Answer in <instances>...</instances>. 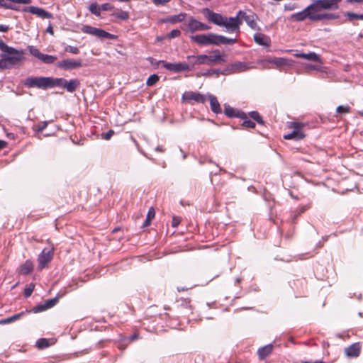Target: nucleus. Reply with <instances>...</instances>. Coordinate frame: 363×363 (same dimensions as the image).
<instances>
[{
  "label": "nucleus",
  "mask_w": 363,
  "mask_h": 363,
  "mask_svg": "<svg viewBox=\"0 0 363 363\" xmlns=\"http://www.w3.org/2000/svg\"><path fill=\"white\" fill-rule=\"evenodd\" d=\"M342 0H312V3L303 11L293 13L290 20L296 22L308 19L317 22L338 18V16L332 13H321L322 10H336Z\"/></svg>",
  "instance_id": "nucleus-1"
},
{
  "label": "nucleus",
  "mask_w": 363,
  "mask_h": 363,
  "mask_svg": "<svg viewBox=\"0 0 363 363\" xmlns=\"http://www.w3.org/2000/svg\"><path fill=\"white\" fill-rule=\"evenodd\" d=\"M24 52L11 47L5 52L1 54L0 69H4L11 67L23 60Z\"/></svg>",
  "instance_id": "nucleus-2"
},
{
  "label": "nucleus",
  "mask_w": 363,
  "mask_h": 363,
  "mask_svg": "<svg viewBox=\"0 0 363 363\" xmlns=\"http://www.w3.org/2000/svg\"><path fill=\"white\" fill-rule=\"evenodd\" d=\"M48 77H30L23 81V84L28 88L36 87L47 89Z\"/></svg>",
  "instance_id": "nucleus-3"
},
{
  "label": "nucleus",
  "mask_w": 363,
  "mask_h": 363,
  "mask_svg": "<svg viewBox=\"0 0 363 363\" xmlns=\"http://www.w3.org/2000/svg\"><path fill=\"white\" fill-rule=\"evenodd\" d=\"M191 41H194L198 43L200 45H218L217 40V34L214 33H208V34H200L195 35L191 37Z\"/></svg>",
  "instance_id": "nucleus-4"
},
{
  "label": "nucleus",
  "mask_w": 363,
  "mask_h": 363,
  "mask_svg": "<svg viewBox=\"0 0 363 363\" xmlns=\"http://www.w3.org/2000/svg\"><path fill=\"white\" fill-rule=\"evenodd\" d=\"M54 256V248L45 247L38 257V268H45L49 262L52 261Z\"/></svg>",
  "instance_id": "nucleus-5"
},
{
  "label": "nucleus",
  "mask_w": 363,
  "mask_h": 363,
  "mask_svg": "<svg viewBox=\"0 0 363 363\" xmlns=\"http://www.w3.org/2000/svg\"><path fill=\"white\" fill-rule=\"evenodd\" d=\"M82 31L84 33L89 34L91 35H94L96 37H98L99 38H107V39H114L115 35L113 34H111L102 29L97 28L91 26H84L82 28Z\"/></svg>",
  "instance_id": "nucleus-6"
},
{
  "label": "nucleus",
  "mask_w": 363,
  "mask_h": 363,
  "mask_svg": "<svg viewBox=\"0 0 363 363\" xmlns=\"http://www.w3.org/2000/svg\"><path fill=\"white\" fill-rule=\"evenodd\" d=\"M28 50L33 56L45 64H52L57 59L55 55L42 53L38 48L32 45L28 46Z\"/></svg>",
  "instance_id": "nucleus-7"
},
{
  "label": "nucleus",
  "mask_w": 363,
  "mask_h": 363,
  "mask_svg": "<svg viewBox=\"0 0 363 363\" xmlns=\"http://www.w3.org/2000/svg\"><path fill=\"white\" fill-rule=\"evenodd\" d=\"M182 100L189 104L204 103L206 101V96L196 91H188L183 94Z\"/></svg>",
  "instance_id": "nucleus-8"
},
{
  "label": "nucleus",
  "mask_w": 363,
  "mask_h": 363,
  "mask_svg": "<svg viewBox=\"0 0 363 363\" xmlns=\"http://www.w3.org/2000/svg\"><path fill=\"white\" fill-rule=\"evenodd\" d=\"M160 63L167 70L176 73L190 70V65L185 62L170 63L165 61H160Z\"/></svg>",
  "instance_id": "nucleus-9"
},
{
  "label": "nucleus",
  "mask_w": 363,
  "mask_h": 363,
  "mask_svg": "<svg viewBox=\"0 0 363 363\" xmlns=\"http://www.w3.org/2000/svg\"><path fill=\"white\" fill-rule=\"evenodd\" d=\"M242 21L240 17H238V13L235 17L225 18L224 24L222 26L226 28L229 32H239L240 26Z\"/></svg>",
  "instance_id": "nucleus-10"
},
{
  "label": "nucleus",
  "mask_w": 363,
  "mask_h": 363,
  "mask_svg": "<svg viewBox=\"0 0 363 363\" xmlns=\"http://www.w3.org/2000/svg\"><path fill=\"white\" fill-rule=\"evenodd\" d=\"M206 65L223 64L226 62V55L221 54L218 50H214L212 55H206Z\"/></svg>",
  "instance_id": "nucleus-11"
},
{
  "label": "nucleus",
  "mask_w": 363,
  "mask_h": 363,
  "mask_svg": "<svg viewBox=\"0 0 363 363\" xmlns=\"http://www.w3.org/2000/svg\"><path fill=\"white\" fill-rule=\"evenodd\" d=\"M82 66V63L81 60L67 59L60 61L57 63V67L65 70L77 69L81 67Z\"/></svg>",
  "instance_id": "nucleus-12"
},
{
  "label": "nucleus",
  "mask_w": 363,
  "mask_h": 363,
  "mask_svg": "<svg viewBox=\"0 0 363 363\" xmlns=\"http://www.w3.org/2000/svg\"><path fill=\"white\" fill-rule=\"evenodd\" d=\"M23 11L26 12H29L32 14L36 15L37 16L42 18H52V15L46 11L45 9L37 7V6H28L25 7L23 9Z\"/></svg>",
  "instance_id": "nucleus-13"
},
{
  "label": "nucleus",
  "mask_w": 363,
  "mask_h": 363,
  "mask_svg": "<svg viewBox=\"0 0 363 363\" xmlns=\"http://www.w3.org/2000/svg\"><path fill=\"white\" fill-rule=\"evenodd\" d=\"M188 27L191 32H196L199 30H208L210 27L193 18H191L188 23Z\"/></svg>",
  "instance_id": "nucleus-14"
},
{
  "label": "nucleus",
  "mask_w": 363,
  "mask_h": 363,
  "mask_svg": "<svg viewBox=\"0 0 363 363\" xmlns=\"http://www.w3.org/2000/svg\"><path fill=\"white\" fill-rule=\"evenodd\" d=\"M361 351L359 342H355L345 348V353L349 358H356L359 357Z\"/></svg>",
  "instance_id": "nucleus-15"
},
{
  "label": "nucleus",
  "mask_w": 363,
  "mask_h": 363,
  "mask_svg": "<svg viewBox=\"0 0 363 363\" xmlns=\"http://www.w3.org/2000/svg\"><path fill=\"white\" fill-rule=\"evenodd\" d=\"M206 18L208 21L219 26H222L223 24H224L225 16L220 13H214L208 9H206Z\"/></svg>",
  "instance_id": "nucleus-16"
},
{
  "label": "nucleus",
  "mask_w": 363,
  "mask_h": 363,
  "mask_svg": "<svg viewBox=\"0 0 363 363\" xmlns=\"http://www.w3.org/2000/svg\"><path fill=\"white\" fill-rule=\"evenodd\" d=\"M238 17H240V20H244L247 24L253 30H259L257 25L255 22V17L254 15H247L246 13L240 11L238 12Z\"/></svg>",
  "instance_id": "nucleus-17"
},
{
  "label": "nucleus",
  "mask_w": 363,
  "mask_h": 363,
  "mask_svg": "<svg viewBox=\"0 0 363 363\" xmlns=\"http://www.w3.org/2000/svg\"><path fill=\"white\" fill-rule=\"evenodd\" d=\"M206 55H189L187 57L190 68L195 65H206Z\"/></svg>",
  "instance_id": "nucleus-18"
},
{
  "label": "nucleus",
  "mask_w": 363,
  "mask_h": 363,
  "mask_svg": "<svg viewBox=\"0 0 363 363\" xmlns=\"http://www.w3.org/2000/svg\"><path fill=\"white\" fill-rule=\"evenodd\" d=\"M33 269L34 264L33 261H31L30 259H27L23 264H22L19 267L18 272L20 274L28 275L33 272Z\"/></svg>",
  "instance_id": "nucleus-19"
},
{
  "label": "nucleus",
  "mask_w": 363,
  "mask_h": 363,
  "mask_svg": "<svg viewBox=\"0 0 363 363\" xmlns=\"http://www.w3.org/2000/svg\"><path fill=\"white\" fill-rule=\"evenodd\" d=\"M254 40L257 44L266 47H269L271 43L269 37L259 33H257L254 35Z\"/></svg>",
  "instance_id": "nucleus-20"
},
{
  "label": "nucleus",
  "mask_w": 363,
  "mask_h": 363,
  "mask_svg": "<svg viewBox=\"0 0 363 363\" xmlns=\"http://www.w3.org/2000/svg\"><path fill=\"white\" fill-rule=\"evenodd\" d=\"M229 118L233 117H239L240 116V119L242 121V125L245 128H253L255 127V122L253 119H250L247 117V115H226Z\"/></svg>",
  "instance_id": "nucleus-21"
},
{
  "label": "nucleus",
  "mask_w": 363,
  "mask_h": 363,
  "mask_svg": "<svg viewBox=\"0 0 363 363\" xmlns=\"http://www.w3.org/2000/svg\"><path fill=\"white\" fill-rule=\"evenodd\" d=\"M306 134L304 131L292 130L291 133L284 135L283 138L285 140H294L296 141L305 138Z\"/></svg>",
  "instance_id": "nucleus-22"
},
{
  "label": "nucleus",
  "mask_w": 363,
  "mask_h": 363,
  "mask_svg": "<svg viewBox=\"0 0 363 363\" xmlns=\"http://www.w3.org/2000/svg\"><path fill=\"white\" fill-rule=\"evenodd\" d=\"M308 125V123L300 121H289L286 123V126L288 128L297 131H304V128Z\"/></svg>",
  "instance_id": "nucleus-23"
},
{
  "label": "nucleus",
  "mask_w": 363,
  "mask_h": 363,
  "mask_svg": "<svg viewBox=\"0 0 363 363\" xmlns=\"http://www.w3.org/2000/svg\"><path fill=\"white\" fill-rule=\"evenodd\" d=\"M273 350V345L272 344L267 345L262 347L259 348L257 354L260 359H265L269 356Z\"/></svg>",
  "instance_id": "nucleus-24"
},
{
  "label": "nucleus",
  "mask_w": 363,
  "mask_h": 363,
  "mask_svg": "<svg viewBox=\"0 0 363 363\" xmlns=\"http://www.w3.org/2000/svg\"><path fill=\"white\" fill-rule=\"evenodd\" d=\"M48 89L55 86L64 88L65 79L63 78H53L48 77Z\"/></svg>",
  "instance_id": "nucleus-25"
},
{
  "label": "nucleus",
  "mask_w": 363,
  "mask_h": 363,
  "mask_svg": "<svg viewBox=\"0 0 363 363\" xmlns=\"http://www.w3.org/2000/svg\"><path fill=\"white\" fill-rule=\"evenodd\" d=\"M208 99L211 111L214 113H219L220 112V106L216 96L213 95H208L206 96V99Z\"/></svg>",
  "instance_id": "nucleus-26"
},
{
  "label": "nucleus",
  "mask_w": 363,
  "mask_h": 363,
  "mask_svg": "<svg viewBox=\"0 0 363 363\" xmlns=\"http://www.w3.org/2000/svg\"><path fill=\"white\" fill-rule=\"evenodd\" d=\"M79 85V82L78 79H74L69 81L65 79L64 89H65L69 92H73L77 89Z\"/></svg>",
  "instance_id": "nucleus-27"
},
{
  "label": "nucleus",
  "mask_w": 363,
  "mask_h": 363,
  "mask_svg": "<svg viewBox=\"0 0 363 363\" xmlns=\"http://www.w3.org/2000/svg\"><path fill=\"white\" fill-rule=\"evenodd\" d=\"M58 301L57 298H54L52 299H49L46 301L44 305L38 306L37 308H35V312H40L44 310H46L48 308H50L53 307Z\"/></svg>",
  "instance_id": "nucleus-28"
},
{
  "label": "nucleus",
  "mask_w": 363,
  "mask_h": 363,
  "mask_svg": "<svg viewBox=\"0 0 363 363\" xmlns=\"http://www.w3.org/2000/svg\"><path fill=\"white\" fill-rule=\"evenodd\" d=\"M248 69L249 67L245 62H238L230 65V69L233 72H241Z\"/></svg>",
  "instance_id": "nucleus-29"
},
{
  "label": "nucleus",
  "mask_w": 363,
  "mask_h": 363,
  "mask_svg": "<svg viewBox=\"0 0 363 363\" xmlns=\"http://www.w3.org/2000/svg\"><path fill=\"white\" fill-rule=\"evenodd\" d=\"M24 315V312H21L17 314H15L11 317L7 318H4L0 320V325L9 324L13 323L18 319H20Z\"/></svg>",
  "instance_id": "nucleus-30"
},
{
  "label": "nucleus",
  "mask_w": 363,
  "mask_h": 363,
  "mask_svg": "<svg viewBox=\"0 0 363 363\" xmlns=\"http://www.w3.org/2000/svg\"><path fill=\"white\" fill-rule=\"evenodd\" d=\"M310 208V204L304 205L298 207L296 211H294L291 213V220L292 221H295V220L301 216L303 213H304L307 209Z\"/></svg>",
  "instance_id": "nucleus-31"
},
{
  "label": "nucleus",
  "mask_w": 363,
  "mask_h": 363,
  "mask_svg": "<svg viewBox=\"0 0 363 363\" xmlns=\"http://www.w3.org/2000/svg\"><path fill=\"white\" fill-rule=\"evenodd\" d=\"M218 45L220 44H233L236 42V39L228 38L225 36L217 35Z\"/></svg>",
  "instance_id": "nucleus-32"
},
{
  "label": "nucleus",
  "mask_w": 363,
  "mask_h": 363,
  "mask_svg": "<svg viewBox=\"0 0 363 363\" xmlns=\"http://www.w3.org/2000/svg\"><path fill=\"white\" fill-rule=\"evenodd\" d=\"M155 213L154 208H150L147 212L146 219L142 225L143 228L147 227L150 225L152 220L155 217Z\"/></svg>",
  "instance_id": "nucleus-33"
},
{
  "label": "nucleus",
  "mask_w": 363,
  "mask_h": 363,
  "mask_svg": "<svg viewBox=\"0 0 363 363\" xmlns=\"http://www.w3.org/2000/svg\"><path fill=\"white\" fill-rule=\"evenodd\" d=\"M186 16V14L184 13H181L178 15L172 16L168 18V21L172 23L182 22V21H184Z\"/></svg>",
  "instance_id": "nucleus-34"
},
{
  "label": "nucleus",
  "mask_w": 363,
  "mask_h": 363,
  "mask_svg": "<svg viewBox=\"0 0 363 363\" xmlns=\"http://www.w3.org/2000/svg\"><path fill=\"white\" fill-rule=\"evenodd\" d=\"M303 58L312 62H320L319 56L313 52L309 53H303Z\"/></svg>",
  "instance_id": "nucleus-35"
},
{
  "label": "nucleus",
  "mask_w": 363,
  "mask_h": 363,
  "mask_svg": "<svg viewBox=\"0 0 363 363\" xmlns=\"http://www.w3.org/2000/svg\"><path fill=\"white\" fill-rule=\"evenodd\" d=\"M113 16L116 18H118L121 20H127L129 18V13L128 11H123V10H118L113 13Z\"/></svg>",
  "instance_id": "nucleus-36"
},
{
  "label": "nucleus",
  "mask_w": 363,
  "mask_h": 363,
  "mask_svg": "<svg viewBox=\"0 0 363 363\" xmlns=\"http://www.w3.org/2000/svg\"><path fill=\"white\" fill-rule=\"evenodd\" d=\"M50 346L49 340L46 338H40L36 342V347L40 350H43Z\"/></svg>",
  "instance_id": "nucleus-37"
},
{
  "label": "nucleus",
  "mask_w": 363,
  "mask_h": 363,
  "mask_svg": "<svg viewBox=\"0 0 363 363\" xmlns=\"http://www.w3.org/2000/svg\"><path fill=\"white\" fill-rule=\"evenodd\" d=\"M272 62L276 65L277 67L289 65V60L286 58L279 57L274 58L272 60Z\"/></svg>",
  "instance_id": "nucleus-38"
},
{
  "label": "nucleus",
  "mask_w": 363,
  "mask_h": 363,
  "mask_svg": "<svg viewBox=\"0 0 363 363\" xmlns=\"http://www.w3.org/2000/svg\"><path fill=\"white\" fill-rule=\"evenodd\" d=\"M34 289H35V284L30 283V284L26 285V286L24 289V292H23L25 297H26V298L30 297L31 296L33 291H34Z\"/></svg>",
  "instance_id": "nucleus-39"
},
{
  "label": "nucleus",
  "mask_w": 363,
  "mask_h": 363,
  "mask_svg": "<svg viewBox=\"0 0 363 363\" xmlns=\"http://www.w3.org/2000/svg\"><path fill=\"white\" fill-rule=\"evenodd\" d=\"M89 11L91 12V13L99 16H100V6H98L96 3L91 4L89 7Z\"/></svg>",
  "instance_id": "nucleus-40"
},
{
  "label": "nucleus",
  "mask_w": 363,
  "mask_h": 363,
  "mask_svg": "<svg viewBox=\"0 0 363 363\" xmlns=\"http://www.w3.org/2000/svg\"><path fill=\"white\" fill-rule=\"evenodd\" d=\"M159 81V77L157 74L150 76L147 80V86H153Z\"/></svg>",
  "instance_id": "nucleus-41"
},
{
  "label": "nucleus",
  "mask_w": 363,
  "mask_h": 363,
  "mask_svg": "<svg viewBox=\"0 0 363 363\" xmlns=\"http://www.w3.org/2000/svg\"><path fill=\"white\" fill-rule=\"evenodd\" d=\"M345 16H347L350 21L354 19L363 20V14H356L352 12H347Z\"/></svg>",
  "instance_id": "nucleus-42"
},
{
  "label": "nucleus",
  "mask_w": 363,
  "mask_h": 363,
  "mask_svg": "<svg viewBox=\"0 0 363 363\" xmlns=\"http://www.w3.org/2000/svg\"><path fill=\"white\" fill-rule=\"evenodd\" d=\"M0 7L7 9H16L13 5L9 3V0H0Z\"/></svg>",
  "instance_id": "nucleus-43"
},
{
  "label": "nucleus",
  "mask_w": 363,
  "mask_h": 363,
  "mask_svg": "<svg viewBox=\"0 0 363 363\" xmlns=\"http://www.w3.org/2000/svg\"><path fill=\"white\" fill-rule=\"evenodd\" d=\"M65 50L66 52H69L72 54H79V50L77 47L72 46V45H67L65 48Z\"/></svg>",
  "instance_id": "nucleus-44"
},
{
  "label": "nucleus",
  "mask_w": 363,
  "mask_h": 363,
  "mask_svg": "<svg viewBox=\"0 0 363 363\" xmlns=\"http://www.w3.org/2000/svg\"><path fill=\"white\" fill-rule=\"evenodd\" d=\"M48 121H43L39 123H38L35 125V130L38 132H43V130L46 128L48 125Z\"/></svg>",
  "instance_id": "nucleus-45"
},
{
  "label": "nucleus",
  "mask_w": 363,
  "mask_h": 363,
  "mask_svg": "<svg viewBox=\"0 0 363 363\" xmlns=\"http://www.w3.org/2000/svg\"><path fill=\"white\" fill-rule=\"evenodd\" d=\"M114 131L113 130H109L106 133H103L101 134V138L106 140H108L111 138V137L114 135Z\"/></svg>",
  "instance_id": "nucleus-46"
},
{
  "label": "nucleus",
  "mask_w": 363,
  "mask_h": 363,
  "mask_svg": "<svg viewBox=\"0 0 363 363\" xmlns=\"http://www.w3.org/2000/svg\"><path fill=\"white\" fill-rule=\"evenodd\" d=\"M350 108L348 106H339L337 107V112L338 113L350 112Z\"/></svg>",
  "instance_id": "nucleus-47"
},
{
  "label": "nucleus",
  "mask_w": 363,
  "mask_h": 363,
  "mask_svg": "<svg viewBox=\"0 0 363 363\" xmlns=\"http://www.w3.org/2000/svg\"><path fill=\"white\" fill-rule=\"evenodd\" d=\"M224 113H245L244 112H235L233 108L228 104H224Z\"/></svg>",
  "instance_id": "nucleus-48"
},
{
  "label": "nucleus",
  "mask_w": 363,
  "mask_h": 363,
  "mask_svg": "<svg viewBox=\"0 0 363 363\" xmlns=\"http://www.w3.org/2000/svg\"><path fill=\"white\" fill-rule=\"evenodd\" d=\"M297 8H298L297 4H291V3L286 4L284 6V11H294V10H295Z\"/></svg>",
  "instance_id": "nucleus-49"
},
{
  "label": "nucleus",
  "mask_w": 363,
  "mask_h": 363,
  "mask_svg": "<svg viewBox=\"0 0 363 363\" xmlns=\"http://www.w3.org/2000/svg\"><path fill=\"white\" fill-rule=\"evenodd\" d=\"M181 34V31L179 30H177V29H174V30H172L168 35V37L169 38H177L178 36H179Z\"/></svg>",
  "instance_id": "nucleus-50"
},
{
  "label": "nucleus",
  "mask_w": 363,
  "mask_h": 363,
  "mask_svg": "<svg viewBox=\"0 0 363 363\" xmlns=\"http://www.w3.org/2000/svg\"><path fill=\"white\" fill-rule=\"evenodd\" d=\"M250 116L252 118V119L255 122H257L258 123L263 124L264 121L260 115H250Z\"/></svg>",
  "instance_id": "nucleus-51"
},
{
  "label": "nucleus",
  "mask_w": 363,
  "mask_h": 363,
  "mask_svg": "<svg viewBox=\"0 0 363 363\" xmlns=\"http://www.w3.org/2000/svg\"><path fill=\"white\" fill-rule=\"evenodd\" d=\"M11 47L7 45L2 40H0V50L5 52L7 51Z\"/></svg>",
  "instance_id": "nucleus-52"
},
{
  "label": "nucleus",
  "mask_w": 363,
  "mask_h": 363,
  "mask_svg": "<svg viewBox=\"0 0 363 363\" xmlns=\"http://www.w3.org/2000/svg\"><path fill=\"white\" fill-rule=\"evenodd\" d=\"M181 222V219L179 217L174 216L172 221V226L177 228Z\"/></svg>",
  "instance_id": "nucleus-53"
},
{
  "label": "nucleus",
  "mask_w": 363,
  "mask_h": 363,
  "mask_svg": "<svg viewBox=\"0 0 363 363\" xmlns=\"http://www.w3.org/2000/svg\"><path fill=\"white\" fill-rule=\"evenodd\" d=\"M113 6H111L110 4H104L100 6L101 10L103 11H110L113 9Z\"/></svg>",
  "instance_id": "nucleus-54"
},
{
  "label": "nucleus",
  "mask_w": 363,
  "mask_h": 363,
  "mask_svg": "<svg viewBox=\"0 0 363 363\" xmlns=\"http://www.w3.org/2000/svg\"><path fill=\"white\" fill-rule=\"evenodd\" d=\"M10 2L28 4L31 2V0H9Z\"/></svg>",
  "instance_id": "nucleus-55"
},
{
  "label": "nucleus",
  "mask_w": 363,
  "mask_h": 363,
  "mask_svg": "<svg viewBox=\"0 0 363 363\" xmlns=\"http://www.w3.org/2000/svg\"><path fill=\"white\" fill-rule=\"evenodd\" d=\"M171 0H152L153 3L155 4V5H164L167 3H168L169 1H170Z\"/></svg>",
  "instance_id": "nucleus-56"
},
{
  "label": "nucleus",
  "mask_w": 363,
  "mask_h": 363,
  "mask_svg": "<svg viewBox=\"0 0 363 363\" xmlns=\"http://www.w3.org/2000/svg\"><path fill=\"white\" fill-rule=\"evenodd\" d=\"M9 27L6 25L0 24V32H7Z\"/></svg>",
  "instance_id": "nucleus-57"
},
{
  "label": "nucleus",
  "mask_w": 363,
  "mask_h": 363,
  "mask_svg": "<svg viewBox=\"0 0 363 363\" xmlns=\"http://www.w3.org/2000/svg\"><path fill=\"white\" fill-rule=\"evenodd\" d=\"M138 338V335L137 333H134L128 337L129 340H130V341H134V340H137Z\"/></svg>",
  "instance_id": "nucleus-58"
},
{
  "label": "nucleus",
  "mask_w": 363,
  "mask_h": 363,
  "mask_svg": "<svg viewBox=\"0 0 363 363\" xmlns=\"http://www.w3.org/2000/svg\"><path fill=\"white\" fill-rule=\"evenodd\" d=\"M7 145V143L4 140H0V150L5 148Z\"/></svg>",
  "instance_id": "nucleus-59"
},
{
  "label": "nucleus",
  "mask_w": 363,
  "mask_h": 363,
  "mask_svg": "<svg viewBox=\"0 0 363 363\" xmlns=\"http://www.w3.org/2000/svg\"><path fill=\"white\" fill-rule=\"evenodd\" d=\"M46 31L49 33H50L51 35H53L54 33V31H53V28H52V26H49L46 30Z\"/></svg>",
  "instance_id": "nucleus-60"
},
{
  "label": "nucleus",
  "mask_w": 363,
  "mask_h": 363,
  "mask_svg": "<svg viewBox=\"0 0 363 363\" xmlns=\"http://www.w3.org/2000/svg\"><path fill=\"white\" fill-rule=\"evenodd\" d=\"M218 70L212 69V70L208 71V72L206 73L204 75H207L209 74H218Z\"/></svg>",
  "instance_id": "nucleus-61"
},
{
  "label": "nucleus",
  "mask_w": 363,
  "mask_h": 363,
  "mask_svg": "<svg viewBox=\"0 0 363 363\" xmlns=\"http://www.w3.org/2000/svg\"><path fill=\"white\" fill-rule=\"evenodd\" d=\"M155 150L156 151H158V152H163L164 151V150L163 149L162 147L161 146H157L156 148H155Z\"/></svg>",
  "instance_id": "nucleus-62"
},
{
  "label": "nucleus",
  "mask_w": 363,
  "mask_h": 363,
  "mask_svg": "<svg viewBox=\"0 0 363 363\" xmlns=\"http://www.w3.org/2000/svg\"><path fill=\"white\" fill-rule=\"evenodd\" d=\"M7 137L10 139H14L15 138V135L14 133H7Z\"/></svg>",
  "instance_id": "nucleus-63"
},
{
  "label": "nucleus",
  "mask_w": 363,
  "mask_h": 363,
  "mask_svg": "<svg viewBox=\"0 0 363 363\" xmlns=\"http://www.w3.org/2000/svg\"><path fill=\"white\" fill-rule=\"evenodd\" d=\"M294 56L296 57L303 58V53H302V52H296V53L294 54Z\"/></svg>",
  "instance_id": "nucleus-64"
}]
</instances>
